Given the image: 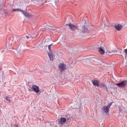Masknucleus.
<instances>
[{
  "mask_svg": "<svg viewBox=\"0 0 127 127\" xmlns=\"http://www.w3.org/2000/svg\"><path fill=\"white\" fill-rule=\"evenodd\" d=\"M14 53H15L16 56H17L18 58H19L20 56H21V54H22V53H21V45H19L16 48V49Z\"/></svg>",
  "mask_w": 127,
  "mask_h": 127,
  "instance_id": "f257e3e1",
  "label": "nucleus"
},
{
  "mask_svg": "<svg viewBox=\"0 0 127 127\" xmlns=\"http://www.w3.org/2000/svg\"><path fill=\"white\" fill-rule=\"evenodd\" d=\"M67 70V67L66 64L64 63H61L59 64V71L61 72V73H63L64 71Z\"/></svg>",
  "mask_w": 127,
  "mask_h": 127,
  "instance_id": "f03ea898",
  "label": "nucleus"
},
{
  "mask_svg": "<svg viewBox=\"0 0 127 127\" xmlns=\"http://www.w3.org/2000/svg\"><path fill=\"white\" fill-rule=\"evenodd\" d=\"M79 33H81V34H84V33H85V32L88 33V32H89L88 26L85 25L84 26H82L81 28L79 30Z\"/></svg>",
  "mask_w": 127,
  "mask_h": 127,
  "instance_id": "7ed1b4c3",
  "label": "nucleus"
},
{
  "mask_svg": "<svg viewBox=\"0 0 127 127\" xmlns=\"http://www.w3.org/2000/svg\"><path fill=\"white\" fill-rule=\"evenodd\" d=\"M126 85H127V80H124L120 83L116 84V85L119 87V88H126Z\"/></svg>",
  "mask_w": 127,
  "mask_h": 127,
  "instance_id": "20e7f679",
  "label": "nucleus"
},
{
  "mask_svg": "<svg viewBox=\"0 0 127 127\" xmlns=\"http://www.w3.org/2000/svg\"><path fill=\"white\" fill-rule=\"evenodd\" d=\"M66 25H68L70 28V30H76L77 29L78 27L76 25L72 24H67Z\"/></svg>",
  "mask_w": 127,
  "mask_h": 127,
  "instance_id": "39448f33",
  "label": "nucleus"
},
{
  "mask_svg": "<svg viewBox=\"0 0 127 127\" xmlns=\"http://www.w3.org/2000/svg\"><path fill=\"white\" fill-rule=\"evenodd\" d=\"M66 121H68V119H66L65 118L62 117L59 121V125H63L64 124H65V123H66Z\"/></svg>",
  "mask_w": 127,
  "mask_h": 127,
  "instance_id": "423d86ee",
  "label": "nucleus"
},
{
  "mask_svg": "<svg viewBox=\"0 0 127 127\" xmlns=\"http://www.w3.org/2000/svg\"><path fill=\"white\" fill-rule=\"evenodd\" d=\"M32 89L35 93H39L40 92V90L39 89V87L36 85H33L32 86Z\"/></svg>",
  "mask_w": 127,
  "mask_h": 127,
  "instance_id": "0eeeda50",
  "label": "nucleus"
},
{
  "mask_svg": "<svg viewBox=\"0 0 127 127\" xmlns=\"http://www.w3.org/2000/svg\"><path fill=\"white\" fill-rule=\"evenodd\" d=\"M92 83L94 86H96V87H99L100 86V81L97 80H92Z\"/></svg>",
  "mask_w": 127,
  "mask_h": 127,
  "instance_id": "6e6552de",
  "label": "nucleus"
},
{
  "mask_svg": "<svg viewBox=\"0 0 127 127\" xmlns=\"http://www.w3.org/2000/svg\"><path fill=\"white\" fill-rule=\"evenodd\" d=\"M102 110L103 112H104V113H105L106 114H108V113H109L110 108L107 107V106H103Z\"/></svg>",
  "mask_w": 127,
  "mask_h": 127,
  "instance_id": "1a4fd4ad",
  "label": "nucleus"
},
{
  "mask_svg": "<svg viewBox=\"0 0 127 127\" xmlns=\"http://www.w3.org/2000/svg\"><path fill=\"white\" fill-rule=\"evenodd\" d=\"M28 38H29V37H28V36L22 37L20 39V41H21L22 42V41H23L24 42L22 43V44H24V45H25V44L27 42L26 39H28Z\"/></svg>",
  "mask_w": 127,
  "mask_h": 127,
  "instance_id": "9d476101",
  "label": "nucleus"
},
{
  "mask_svg": "<svg viewBox=\"0 0 127 127\" xmlns=\"http://www.w3.org/2000/svg\"><path fill=\"white\" fill-rule=\"evenodd\" d=\"M115 27L117 30L120 31V30H122V28H123V25L121 24H116L115 25Z\"/></svg>",
  "mask_w": 127,
  "mask_h": 127,
  "instance_id": "9b49d317",
  "label": "nucleus"
},
{
  "mask_svg": "<svg viewBox=\"0 0 127 127\" xmlns=\"http://www.w3.org/2000/svg\"><path fill=\"white\" fill-rule=\"evenodd\" d=\"M20 38L18 36L14 37L13 39L11 40V41H12L13 43H15V42L18 41Z\"/></svg>",
  "mask_w": 127,
  "mask_h": 127,
  "instance_id": "f8f14e48",
  "label": "nucleus"
},
{
  "mask_svg": "<svg viewBox=\"0 0 127 127\" xmlns=\"http://www.w3.org/2000/svg\"><path fill=\"white\" fill-rule=\"evenodd\" d=\"M48 56L49 57L50 60L51 61H53V58L54 57V55L52 54V52H49L48 53Z\"/></svg>",
  "mask_w": 127,
  "mask_h": 127,
  "instance_id": "ddd939ff",
  "label": "nucleus"
},
{
  "mask_svg": "<svg viewBox=\"0 0 127 127\" xmlns=\"http://www.w3.org/2000/svg\"><path fill=\"white\" fill-rule=\"evenodd\" d=\"M12 11H13V12L18 11L19 12H21L22 13L24 12V10H22L20 8H15V9H13Z\"/></svg>",
  "mask_w": 127,
  "mask_h": 127,
  "instance_id": "4468645a",
  "label": "nucleus"
},
{
  "mask_svg": "<svg viewBox=\"0 0 127 127\" xmlns=\"http://www.w3.org/2000/svg\"><path fill=\"white\" fill-rule=\"evenodd\" d=\"M93 61L96 63V64H98V63H100V60L98 59L97 58H94L92 59Z\"/></svg>",
  "mask_w": 127,
  "mask_h": 127,
  "instance_id": "2eb2a0df",
  "label": "nucleus"
},
{
  "mask_svg": "<svg viewBox=\"0 0 127 127\" xmlns=\"http://www.w3.org/2000/svg\"><path fill=\"white\" fill-rule=\"evenodd\" d=\"M99 52L100 53V54H102V55H104V54H105V51H104V50L102 48H100L99 50Z\"/></svg>",
  "mask_w": 127,
  "mask_h": 127,
  "instance_id": "dca6fc26",
  "label": "nucleus"
},
{
  "mask_svg": "<svg viewBox=\"0 0 127 127\" xmlns=\"http://www.w3.org/2000/svg\"><path fill=\"white\" fill-rule=\"evenodd\" d=\"M99 87L100 88H104V89L107 88V85H106V84H104V83H101L100 84H99Z\"/></svg>",
  "mask_w": 127,
  "mask_h": 127,
  "instance_id": "f3484780",
  "label": "nucleus"
},
{
  "mask_svg": "<svg viewBox=\"0 0 127 127\" xmlns=\"http://www.w3.org/2000/svg\"><path fill=\"white\" fill-rule=\"evenodd\" d=\"M24 15V16H26V17H28L29 16V14L27 12H25V11L24 10L23 13H22Z\"/></svg>",
  "mask_w": 127,
  "mask_h": 127,
  "instance_id": "a211bd4d",
  "label": "nucleus"
},
{
  "mask_svg": "<svg viewBox=\"0 0 127 127\" xmlns=\"http://www.w3.org/2000/svg\"><path fill=\"white\" fill-rule=\"evenodd\" d=\"M7 51V49L6 48H3L1 50V53H5Z\"/></svg>",
  "mask_w": 127,
  "mask_h": 127,
  "instance_id": "6ab92c4d",
  "label": "nucleus"
},
{
  "mask_svg": "<svg viewBox=\"0 0 127 127\" xmlns=\"http://www.w3.org/2000/svg\"><path fill=\"white\" fill-rule=\"evenodd\" d=\"M53 45V44H52L48 46V49H49L50 52H52V50H51V47H52Z\"/></svg>",
  "mask_w": 127,
  "mask_h": 127,
  "instance_id": "aec40b11",
  "label": "nucleus"
},
{
  "mask_svg": "<svg viewBox=\"0 0 127 127\" xmlns=\"http://www.w3.org/2000/svg\"><path fill=\"white\" fill-rule=\"evenodd\" d=\"M5 99H6V101L9 102V103H11V100L10 99V97L7 96V97H6Z\"/></svg>",
  "mask_w": 127,
  "mask_h": 127,
  "instance_id": "412c9836",
  "label": "nucleus"
},
{
  "mask_svg": "<svg viewBox=\"0 0 127 127\" xmlns=\"http://www.w3.org/2000/svg\"><path fill=\"white\" fill-rule=\"evenodd\" d=\"M112 105H113V102H111V103H109V104L107 106V107L110 109L111 108V106H112Z\"/></svg>",
  "mask_w": 127,
  "mask_h": 127,
  "instance_id": "4be33fe9",
  "label": "nucleus"
},
{
  "mask_svg": "<svg viewBox=\"0 0 127 127\" xmlns=\"http://www.w3.org/2000/svg\"><path fill=\"white\" fill-rule=\"evenodd\" d=\"M66 119L67 120V121H66V122H67V123H69V122H70V121H71V118H70L67 117V118H66Z\"/></svg>",
  "mask_w": 127,
  "mask_h": 127,
  "instance_id": "5701e85b",
  "label": "nucleus"
},
{
  "mask_svg": "<svg viewBox=\"0 0 127 127\" xmlns=\"http://www.w3.org/2000/svg\"><path fill=\"white\" fill-rule=\"evenodd\" d=\"M125 58H127V49L126 50H125Z\"/></svg>",
  "mask_w": 127,
  "mask_h": 127,
  "instance_id": "b1692460",
  "label": "nucleus"
},
{
  "mask_svg": "<svg viewBox=\"0 0 127 127\" xmlns=\"http://www.w3.org/2000/svg\"><path fill=\"white\" fill-rule=\"evenodd\" d=\"M9 46H11V44H12V43H11V42H9Z\"/></svg>",
  "mask_w": 127,
  "mask_h": 127,
  "instance_id": "393cba45",
  "label": "nucleus"
},
{
  "mask_svg": "<svg viewBox=\"0 0 127 127\" xmlns=\"http://www.w3.org/2000/svg\"><path fill=\"white\" fill-rule=\"evenodd\" d=\"M69 50L71 51H73V50H72L71 49H69Z\"/></svg>",
  "mask_w": 127,
  "mask_h": 127,
  "instance_id": "a878e982",
  "label": "nucleus"
},
{
  "mask_svg": "<svg viewBox=\"0 0 127 127\" xmlns=\"http://www.w3.org/2000/svg\"><path fill=\"white\" fill-rule=\"evenodd\" d=\"M9 49H10V47H9Z\"/></svg>",
  "mask_w": 127,
  "mask_h": 127,
  "instance_id": "bb28decb",
  "label": "nucleus"
},
{
  "mask_svg": "<svg viewBox=\"0 0 127 127\" xmlns=\"http://www.w3.org/2000/svg\"><path fill=\"white\" fill-rule=\"evenodd\" d=\"M120 53H122V52H120Z\"/></svg>",
  "mask_w": 127,
  "mask_h": 127,
  "instance_id": "cd10ccee",
  "label": "nucleus"
}]
</instances>
